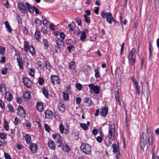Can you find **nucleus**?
Here are the masks:
<instances>
[{"mask_svg":"<svg viewBox=\"0 0 159 159\" xmlns=\"http://www.w3.org/2000/svg\"><path fill=\"white\" fill-rule=\"evenodd\" d=\"M45 66L46 68L48 70H50L51 68V65L50 63L48 61H46L45 62Z\"/></svg>","mask_w":159,"mask_h":159,"instance_id":"nucleus-47","label":"nucleus"},{"mask_svg":"<svg viewBox=\"0 0 159 159\" xmlns=\"http://www.w3.org/2000/svg\"><path fill=\"white\" fill-rule=\"evenodd\" d=\"M88 86L90 89L93 91L95 94H98L99 93L100 88L98 85H94L93 84H89Z\"/></svg>","mask_w":159,"mask_h":159,"instance_id":"nucleus-6","label":"nucleus"},{"mask_svg":"<svg viewBox=\"0 0 159 159\" xmlns=\"http://www.w3.org/2000/svg\"><path fill=\"white\" fill-rule=\"evenodd\" d=\"M108 108L107 107H105L102 108L100 111V115L103 117H105L106 116L108 113Z\"/></svg>","mask_w":159,"mask_h":159,"instance_id":"nucleus-14","label":"nucleus"},{"mask_svg":"<svg viewBox=\"0 0 159 159\" xmlns=\"http://www.w3.org/2000/svg\"><path fill=\"white\" fill-rule=\"evenodd\" d=\"M81 127L84 130H87L88 129V126L87 125L84 123H81L80 124Z\"/></svg>","mask_w":159,"mask_h":159,"instance_id":"nucleus-39","label":"nucleus"},{"mask_svg":"<svg viewBox=\"0 0 159 159\" xmlns=\"http://www.w3.org/2000/svg\"><path fill=\"white\" fill-rule=\"evenodd\" d=\"M128 58L129 60V63L131 64L132 65H133L135 62V58Z\"/></svg>","mask_w":159,"mask_h":159,"instance_id":"nucleus-35","label":"nucleus"},{"mask_svg":"<svg viewBox=\"0 0 159 159\" xmlns=\"http://www.w3.org/2000/svg\"><path fill=\"white\" fill-rule=\"evenodd\" d=\"M115 98L116 99V101L117 103L119 105H120L121 104L120 102V95L118 91H116L115 92Z\"/></svg>","mask_w":159,"mask_h":159,"instance_id":"nucleus-19","label":"nucleus"},{"mask_svg":"<svg viewBox=\"0 0 159 159\" xmlns=\"http://www.w3.org/2000/svg\"><path fill=\"white\" fill-rule=\"evenodd\" d=\"M84 17L85 19V21L87 23H89L90 22V17L86 15H84Z\"/></svg>","mask_w":159,"mask_h":159,"instance_id":"nucleus-44","label":"nucleus"},{"mask_svg":"<svg viewBox=\"0 0 159 159\" xmlns=\"http://www.w3.org/2000/svg\"><path fill=\"white\" fill-rule=\"evenodd\" d=\"M5 48L2 46L0 47V53L3 55L5 53Z\"/></svg>","mask_w":159,"mask_h":159,"instance_id":"nucleus-40","label":"nucleus"},{"mask_svg":"<svg viewBox=\"0 0 159 159\" xmlns=\"http://www.w3.org/2000/svg\"><path fill=\"white\" fill-rule=\"evenodd\" d=\"M29 48V43L28 42H26L24 44L25 51L27 52L28 51Z\"/></svg>","mask_w":159,"mask_h":159,"instance_id":"nucleus-46","label":"nucleus"},{"mask_svg":"<svg viewBox=\"0 0 159 159\" xmlns=\"http://www.w3.org/2000/svg\"><path fill=\"white\" fill-rule=\"evenodd\" d=\"M6 90L5 85L3 84H1L0 86V92L2 93Z\"/></svg>","mask_w":159,"mask_h":159,"instance_id":"nucleus-33","label":"nucleus"},{"mask_svg":"<svg viewBox=\"0 0 159 159\" xmlns=\"http://www.w3.org/2000/svg\"><path fill=\"white\" fill-rule=\"evenodd\" d=\"M59 128L61 133L62 134H63L64 130V128L62 124H60Z\"/></svg>","mask_w":159,"mask_h":159,"instance_id":"nucleus-48","label":"nucleus"},{"mask_svg":"<svg viewBox=\"0 0 159 159\" xmlns=\"http://www.w3.org/2000/svg\"><path fill=\"white\" fill-rule=\"evenodd\" d=\"M101 16L103 19L106 18L107 21L110 24H111L112 23V20L116 23H118V22L116 20L114 19L111 13L107 12L106 11H103L101 13Z\"/></svg>","mask_w":159,"mask_h":159,"instance_id":"nucleus-1","label":"nucleus"},{"mask_svg":"<svg viewBox=\"0 0 159 159\" xmlns=\"http://www.w3.org/2000/svg\"><path fill=\"white\" fill-rule=\"evenodd\" d=\"M34 37L38 41H39L40 40V38L41 36L40 32L39 31L37 30L36 31Z\"/></svg>","mask_w":159,"mask_h":159,"instance_id":"nucleus-28","label":"nucleus"},{"mask_svg":"<svg viewBox=\"0 0 159 159\" xmlns=\"http://www.w3.org/2000/svg\"><path fill=\"white\" fill-rule=\"evenodd\" d=\"M84 103L86 106H90L92 105V100L90 98L86 97L85 98Z\"/></svg>","mask_w":159,"mask_h":159,"instance_id":"nucleus-15","label":"nucleus"},{"mask_svg":"<svg viewBox=\"0 0 159 159\" xmlns=\"http://www.w3.org/2000/svg\"><path fill=\"white\" fill-rule=\"evenodd\" d=\"M23 81L25 85L28 88H30L31 87L32 84V82L28 79L24 78Z\"/></svg>","mask_w":159,"mask_h":159,"instance_id":"nucleus-11","label":"nucleus"},{"mask_svg":"<svg viewBox=\"0 0 159 159\" xmlns=\"http://www.w3.org/2000/svg\"><path fill=\"white\" fill-rule=\"evenodd\" d=\"M62 149L64 151L66 152H68L70 150V148L68 145L65 143L63 144L62 146Z\"/></svg>","mask_w":159,"mask_h":159,"instance_id":"nucleus-29","label":"nucleus"},{"mask_svg":"<svg viewBox=\"0 0 159 159\" xmlns=\"http://www.w3.org/2000/svg\"><path fill=\"white\" fill-rule=\"evenodd\" d=\"M63 99L65 100H67L69 99V94L63 92L62 93Z\"/></svg>","mask_w":159,"mask_h":159,"instance_id":"nucleus-37","label":"nucleus"},{"mask_svg":"<svg viewBox=\"0 0 159 159\" xmlns=\"http://www.w3.org/2000/svg\"><path fill=\"white\" fill-rule=\"evenodd\" d=\"M132 81L134 84V85L135 86V87L138 86L139 84L137 82L136 79L135 77H132Z\"/></svg>","mask_w":159,"mask_h":159,"instance_id":"nucleus-41","label":"nucleus"},{"mask_svg":"<svg viewBox=\"0 0 159 159\" xmlns=\"http://www.w3.org/2000/svg\"><path fill=\"white\" fill-rule=\"evenodd\" d=\"M76 22L77 23L78 25H81V20L79 18H76L75 19Z\"/></svg>","mask_w":159,"mask_h":159,"instance_id":"nucleus-57","label":"nucleus"},{"mask_svg":"<svg viewBox=\"0 0 159 159\" xmlns=\"http://www.w3.org/2000/svg\"><path fill=\"white\" fill-rule=\"evenodd\" d=\"M25 5L26 6L27 8V10H28L31 13H33L34 12V10L31 6L28 3L26 2L25 3Z\"/></svg>","mask_w":159,"mask_h":159,"instance_id":"nucleus-26","label":"nucleus"},{"mask_svg":"<svg viewBox=\"0 0 159 159\" xmlns=\"http://www.w3.org/2000/svg\"><path fill=\"white\" fill-rule=\"evenodd\" d=\"M8 107L9 111L11 112H14V110L13 107L11 104H8Z\"/></svg>","mask_w":159,"mask_h":159,"instance_id":"nucleus-49","label":"nucleus"},{"mask_svg":"<svg viewBox=\"0 0 159 159\" xmlns=\"http://www.w3.org/2000/svg\"><path fill=\"white\" fill-rule=\"evenodd\" d=\"M43 104L42 102H38L37 104V107L38 110L39 111H41L43 110Z\"/></svg>","mask_w":159,"mask_h":159,"instance_id":"nucleus-24","label":"nucleus"},{"mask_svg":"<svg viewBox=\"0 0 159 159\" xmlns=\"http://www.w3.org/2000/svg\"><path fill=\"white\" fill-rule=\"evenodd\" d=\"M44 82V79L41 77H40L38 80V83L40 85H42Z\"/></svg>","mask_w":159,"mask_h":159,"instance_id":"nucleus-51","label":"nucleus"},{"mask_svg":"<svg viewBox=\"0 0 159 159\" xmlns=\"http://www.w3.org/2000/svg\"><path fill=\"white\" fill-rule=\"evenodd\" d=\"M135 87L136 89V93L139 95L140 93V88L139 87V85Z\"/></svg>","mask_w":159,"mask_h":159,"instance_id":"nucleus-58","label":"nucleus"},{"mask_svg":"<svg viewBox=\"0 0 159 159\" xmlns=\"http://www.w3.org/2000/svg\"><path fill=\"white\" fill-rule=\"evenodd\" d=\"M80 148L83 152L86 154H90L91 151V147L88 144L82 143Z\"/></svg>","mask_w":159,"mask_h":159,"instance_id":"nucleus-2","label":"nucleus"},{"mask_svg":"<svg viewBox=\"0 0 159 159\" xmlns=\"http://www.w3.org/2000/svg\"><path fill=\"white\" fill-rule=\"evenodd\" d=\"M113 126V125H110L109 129L108 137L109 139L111 140H113L115 137V129L112 127Z\"/></svg>","mask_w":159,"mask_h":159,"instance_id":"nucleus-5","label":"nucleus"},{"mask_svg":"<svg viewBox=\"0 0 159 159\" xmlns=\"http://www.w3.org/2000/svg\"><path fill=\"white\" fill-rule=\"evenodd\" d=\"M72 135L75 139H77L79 138V132L77 130H73L72 132Z\"/></svg>","mask_w":159,"mask_h":159,"instance_id":"nucleus-25","label":"nucleus"},{"mask_svg":"<svg viewBox=\"0 0 159 159\" xmlns=\"http://www.w3.org/2000/svg\"><path fill=\"white\" fill-rule=\"evenodd\" d=\"M147 135L144 132H143L140 138V146L141 149H143L147 143Z\"/></svg>","mask_w":159,"mask_h":159,"instance_id":"nucleus-3","label":"nucleus"},{"mask_svg":"<svg viewBox=\"0 0 159 159\" xmlns=\"http://www.w3.org/2000/svg\"><path fill=\"white\" fill-rule=\"evenodd\" d=\"M43 93L44 94V95L46 96V97L47 98L48 97V92L47 90L45 88H42Z\"/></svg>","mask_w":159,"mask_h":159,"instance_id":"nucleus-43","label":"nucleus"},{"mask_svg":"<svg viewBox=\"0 0 159 159\" xmlns=\"http://www.w3.org/2000/svg\"><path fill=\"white\" fill-rule=\"evenodd\" d=\"M5 25L6 27L10 33H11L12 31V30L9 24V22L7 21L5 22Z\"/></svg>","mask_w":159,"mask_h":159,"instance_id":"nucleus-31","label":"nucleus"},{"mask_svg":"<svg viewBox=\"0 0 159 159\" xmlns=\"http://www.w3.org/2000/svg\"><path fill=\"white\" fill-rule=\"evenodd\" d=\"M25 140L26 142V143H30L31 141V138L28 135H26L25 137Z\"/></svg>","mask_w":159,"mask_h":159,"instance_id":"nucleus-34","label":"nucleus"},{"mask_svg":"<svg viewBox=\"0 0 159 159\" xmlns=\"http://www.w3.org/2000/svg\"><path fill=\"white\" fill-rule=\"evenodd\" d=\"M113 152L115 153L118 152L119 151V146L116 145V143H114L112 145Z\"/></svg>","mask_w":159,"mask_h":159,"instance_id":"nucleus-23","label":"nucleus"},{"mask_svg":"<svg viewBox=\"0 0 159 159\" xmlns=\"http://www.w3.org/2000/svg\"><path fill=\"white\" fill-rule=\"evenodd\" d=\"M147 133L148 134V144L151 146L152 144L153 139V133L152 131H148V128H147Z\"/></svg>","mask_w":159,"mask_h":159,"instance_id":"nucleus-8","label":"nucleus"},{"mask_svg":"<svg viewBox=\"0 0 159 159\" xmlns=\"http://www.w3.org/2000/svg\"><path fill=\"white\" fill-rule=\"evenodd\" d=\"M29 148L31 152L33 153H35L37 151V145L35 143H32L30 144Z\"/></svg>","mask_w":159,"mask_h":159,"instance_id":"nucleus-9","label":"nucleus"},{"mask_svg":"<svg viewBox=\"0 0 159 159\" xmlns=\"http://www.w3.org/2000/svg\"><path fill=\"white\" fill-rule=\"evenodd\" d=\"M31 98L30 93L29 92H25L23 96L24 100L25 101H28Z\"/></svg>","mask_w":159,"mask_h":159,"instance_id":"nucleus-16","label":"nucleus"},{"mask_svg":"<svg viewBox=\"0 0 159 159\" xmlns=\"http://www.w3.org/2000/svg\"><path fill=\"white\" fill-rule=\"evenodd\" d=\"M29 51L32 55H34L35 53V51L34 48L33 46H30Z\"/></svg>","mask_w":159,"mask_h":159,"instance_id":"nucleus-38","label":"nucleus"},{"mask_svg":"<svg viewBox=\"0 0 159 159\" xmlns=\"http://www.w3.org/2000/svg\"><path fill=\"white\" fill-rule=\"evenodd\" d=\"M95 72V77L96 78H98L99 77V71L98 70L95 69L94 70Z\"/></svg>","mask_w":159,"mask_h":159,"instance_id":"nucleus-50","label":"nucleus"},{"mask_svg":"<svg viewBox=\"0 0 159 159\" xmlns=\"http://www.w3.org/2000/svg\"><path fill=\"white\" fill-rule=\"evenodd\" d=\"M17 113L19 116L24 117L26 115V112L23 107L21 106H19L17 110Z\"/></svg>","mask_w":159,"mask_h":159,"instance_id":"nucleus-7","label":"nucleus"},{"mask_svg":"<svg viewBox=\"0 0 159 159\" xmlns=\"http://www.w3.org/2000/svg\"><path fill=\"white\" fill-rule=\"evenodd\" d=\"M26 6H25V5L24 8H23L20 11L23 13L26 14L28 12Z\"/></svg>","mask_w":159,"mask_h":159,"instance_id":"nucleus-45","label":"nucleus"},{"mask_svg":"<svg viewBox=\"0 0 159 159\" xmlns=\"http://www.w3.org/2000/svg\"><path fill=\"white\" fill-rule=\"evenodd\" d=\"M59 110L61 112H64L65 109V106L62 102H60L58 105Z\"/></svg>","mask_w":159,"mask_h":159,"instance_id":"nucleus-18","label":"nucleus"},{"mask_svg":"<svg viewBox=\"0 0 159 159\" xmlns=\"http://www.w3.org/2000/svg\"><path fill=\"white\" fill-rule=\"evenodd\" d=\"M52 138L56 139V141L58 144V146L60 147L61 146L62 140L61 135L58 134H53L52 135Z\"/></svg>","mask_w":159,"mask_h":159,"instance_id":"nucleus-4","label":"nucleus"},{"mask_svg":"<svg viewBox=\"0 0 159 159\" xmlns=\"http://www.w3.org/2000/svg\"><path fill=\"white\" fill-rule=\"evenodd\" d=\"M50 78L51 80L52 83L54 85L55 84V82H56L57 84H59L60 83L59 78L57 76L52 75L51 77Z\"/></svg>","mask_w":159,"mask_h":159,"instance_id":"nucleus-10","label":"nucleus"},{"mask_svg":"<svg viewBox=\"0 0 159 159\" xmlns=\"http://www.w3.org/2000/svg\"><path fill=\"white\" fill-rule=\"evenodd\" d=\"M70 69H75V62L73 61H71L69 64Z\"/></svg>","mask_w":159,"mask_h":159,"instance_id":"nucleus-42","label":"nucleus"},{"mask_svg":"<svg viewBox=\"0 0 159 159\" xmlns=\"http://www.w3.org/2000/svg\"><path fill=\"white\" fill-rule=\"evenodd\" d=\"M57 44L60 49H63L64 48V43L60 39L57 38L56 40Z\"/></svg>","mask_w":159,"mask_h":159,"instance_id":"nucleus-13","label":"nucleus"},{"mask_svg":"<svg viewBox=\"0 0 159 159\" xmlns=\"http://www.w3.org/2000/svg\"><path fill=\"white\" fill-rule=\"evenodd\" d=\"M35 23L37 26H39L42 24V21L37 18H36L35 20Z\"/></svg>","mask_w":159,"mask_h":159,"instance_id":"nucleus-36","label":"nucleus"},{"mask_svg":"<svg viewBox=\"0 0 159 159\" xmlns=\"http://www.w3.org/2000/svg\"><path fill=\"white\" fill-rule=\"evenodd\" d=\"M6 137V135L5 133H0V138L2 139H4Z\"/></svg>","mask_w":159,"mask_h":159,"instance_id":"nucleus-55","label":"nucleus"},{"mask_svg":"<svg viewBox=\"0 0 159 159\" xmlns=\"http://www.w3.org/2000/svg\"><path fill=\"white\" fill-rule=\"evenodd\" d=\"M29 74L31 76L34 77V70L32 69H31L30 70Z\"/></svg>","mask_w":159,"mask_h":159,"instance_id":"nucleus-59","label":"nucleus"},{"mask_svg":"<svg viewBox=\"0 0 159 159\" xmlns=\"http://www.w3.org/2000/svg\"><path fill=\"white\" fill-rule=\"evenodd\" d=\"M45 118L48 119H52L53 117V113L52 111L49 110H46L45 112Z\"/></svg>","mask_w":159,"mask_h":159,"instance_id":"nucleus-12","label":"nucleus"},{"mask_svg":"<svg viewBox=\"0 0 159 159\" xmlns=\"http://www.w3.org/2000/svg\"><path fill=\"white\" fill-rule=\"evenodd\" d=\"M7 72V69L6 68H3L2 70V74L3 75H6Z\"/></svg>","mask_w":159,"mask_h":159,"instance_id":"nucleus-54","label":"nucleus"},{"mask_svg":"<svg viewBox=\"0 0 159 159\" xmlns=\"http://www.w3.org/2000/svg\"><path fill=\"white\" fill-rule=\"evenodd\" d=\"M68 27H69V30L72 31L73 30V29L75 27V23L74 22H72L70 24H69L68 25Z\"/></svg>","mask_w":159,"mask_h":159,"instance_id":"nucleus-30","label":"nucleus"},{"mask_svg":"<svg viewBox=\"0 0 159 159\" xmlns=\"http://www.w3.org/2000/svg\"><path fill=\"white\" fill-rule=\"evenodd\" d=\"M25 5L22 3H19L18 4V7L20 10H21L23 8H24Z\"/></svg>","mask_w":159,"mask_h":159,"instance_id":"nucleus-53","label":"nucleus"},{"mask_svg":"<svg viewBox=\"0 0 159 159\" xmlns=\"http://www.w3.org/2000/svg\"><path fill=\"white\" fill-rule=\"evenodd\" d=\"M88 31V30H85L84 31L82 32L80 36V39L82 41H84L86 39V33Z\"/></svg>","mask_w":159,"mask_h":159,"instance_id":"nucleus-17","label":"nucleus"},{"mask_svg":"<svg viewBox=\"0 0 159 159\" xmlns=\"http://www.w3.org/2000/svg\"><path fill=\"white\" fill-rule=\"evenodd\" d=\"M48 145L49 148L53 150H54L55 148V144L54 142L52 140H50L48 142Z\"/></svg>","mask_w":159,"mask_h":159,"instance_id":"nucleus-21","label":"nucleus"},{"mask_svg":"<svg viewBox=\"0 0 159 159\" xmlns=\"http://www.w3.org/2000/svg\"><path fill=\"white\" fill-rule=\"evenodd\" d=\"M135 52L136 50L134 48L132 49L129 53L128 58H133L135 54Z\"/></svg>","mask_w":159,"mask_h":159,"instance_id":"nucleus-22","label":"nucleus"},{"mask_svg":"<svg viewBox=\"0 0 159 159\" xmlns=\"http://www.w3.org/2000/svg\"><path fill=\"white\" fill-rule=\"evenodd\" d=\"M4 128L5 129L7 130H8L9 129V125L7 121H5Z\"/></svg>","mask_w":159,"mask_h":159,"instance_id":"nucleus-64","label":"nucleus"},{"mask_svg":"<svg viewBox=\"0 0 159 159\" xmlns=\"http://www.w3.org/2000/svg\"><path fill=\"white\" fill-rule=\"evenodd\" d=\"M76 88L79 90H81L82 87V85L80 83H77L76 84Z\"/></svg>","mask_w":159,"mask_h":159,"instance_id":"nucleus-52","label":"nucleus"},{"mask_svg":"<svg viewBox=\"0 0 159 159\" xmlns=\"http://www.w3.org/2000/svg\"><path fill=\"white\" fill-rule=\"evenodd\" d=\"M44 127L45 130L47 132L50 131V128L49 126L46 124H45L44 125Z\"/></svg>","mask_w":159,"mask_h":159,"instance_id":"nucleus-56","label":"nucleus"},{"mask_svg":"<svg viewBox=\"0 0 159 159\" xmlns=\"http://www.w3.org/2000/svg\"><path fill=\"white\" fill-rule=\"evenodd\" d=\"M18 65L19 66V68L20 69H22L23 67V61L22 59H20V58H17Z\"/></svg>","mask_w":159,"mask_h":159,"instance_id":"nucleus-27","label":"nucleus"},{"mask_svg":"<svg viewBox=\"0 0 159 159\" xmlns=\"http://www.w3.org/2000/svg\"><path fill=\"white\" fill-rule=\"evenodd\" d=\"M81 99L80 97H77L76 99V101L77 104L79 105L80 103Z\"/></svg>","mask_w":159,"mask_h":159,"instance_id":"nucleus-60","label":"nucleus"},{"mask_svg":"<svg viewBox=\"0 0 159 159\" xmlns=\"http://www.w3.org/2000/svg\"><path fill=\"white\" fill-rule=\"evenodd\" d=\"M20 122V120L18 119L17 117H16L15 119L14 124L15 125H18Z\"/></svg>","mask_w":159,"mask_h":159,"instance_id":"nucleus-61","label":"nucleus"},{"mask_svg":"<svg viewBox=\"0 0 159 159\" xmlns=\"http://www.w3.org/2000/svg\"><path fill=\"white\" fill-rule=\"evenodd\" d=\"M4 156L6 159H11V157L7 153H4Z\"/></svg>","mask_w":159,"mask_h":159,"instance_id":"nucleus-63","label":"nucleus"},{"mask_svg":"<svg viewBox=\"0 0 159 159\" xmlns=\"http://www.w3.org/2000/svg\"><path fill=\"white\" fill-rule=\"evenodd\" d=\"M12 94L9 92H6L5 94V98L8 101H11L12 98Z\"/></svg>","mask_w":159,"mask_h":159,"instance_id":"nucleus-20","label":"nucleus"},{"mask_svg":"<svg viewBox=\"0 0 159 159\" xmlns=\"http://www.w3.org/2000/svg\"><path fill=\"white\" fill-rule=\"evenodd\" d=\"M43 43L44 44V46H45L47 48L48 46V43L47 40L46 39H43Z\"/></svg>","mask_w":159,"mask_h":159,"instance_id":"nucleus-62","label":"nucleus"},{"mask_svg":"<svg viewBox=\"0 0 159 159\" xmlns=\"http://www.w3.org/2000/svg\"><path fill=\"white\" fill-rule=\"evenodd\" d=\"M58 47L55 45H52L51 46V50L54 53H56L58 50Z\"/></svg>","mask_w":159,"mask_h":159,"instance_id":"nucleus-32","label":"nucleus"}]
</instances>
